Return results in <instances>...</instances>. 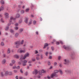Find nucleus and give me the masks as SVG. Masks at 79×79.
Returning <instances> with one entry per match:
<instances>
[{"label":"nucleus","instance_id":"obj_1","mask_svg":"<svg viewBox=\"0 0 79 79\" xmlns=\"http://www.w3.org/2000/svg\"><path fill=\"white\" fill-rule=\"evenodd\" d=\"M24 43V40H22L21 42L20 41H19L16 42L15 43V45H16V47L18 48V46L20 45H23Z\"/></svg>","mask_w":79,"mask_h":79},{"label":"nucleus","instance_id":"obj_2","mask_svg":"<svg viewBox=\"0 0 79 79\" xmlns=\"http://www.w3.org/2000/svg\"><path fill=\"white\" fill-rule=\"evenodd\" d=\"M29 56V54L27 53V54H26L23 57V58H22L23 57V55H22L21 56V57L20 59V60L21 61H21H23V60H25V59L26 57H28Z\"/></svg>","mask_w":79,"mask_h":79},{"label":"nucleus","instance_id":"obj_3","mask_svg":"<svg viewBox=\"0 0 79 79\" xmlns=\"http://www.w3.org/2000/svg\"><path fill=\"white\" fill-rule=\"evenodd\" d=\"M4 73H5V72L4 71L3 72H1V77H3L4 76H7L8 75V71H6L4 74H4Z\"/></svg>","mask_w":79,"mask_h":79},{"label":"nucleus","instance_id":"obj_4","mask_svg":"<svg viewBox=\"0 0 79 79\" xmlns=\"http://www.w3.org/2000/svg\"><path fill=\"white\" fill-rule=\"evenodd\" d=\"M59 72L58 70H55L54 71V73H52L51 76V77L52 78H53L55 76V77H57L58 75L56 74V73H58Z\"/></svg>","mask_w":79,"mask_h":79},{"label":"nucleus","instance_id":"obj_5","mask_svg":"<svg viewBox=\"0 0 79 79\" xmlns=\"http://www.w3.org/2000/svg\"><path fill=\"white\" fill-rule=\"evenodd\" d=\"M18 53H25V52H26V51H25V50H22L20 48L18 50Z\"/></svg>","mask_w":79,"mask_h":79},{"label":"nucleus","instance_id":"obj_6","mask_svg":"<svg viewBox=\"0 0 79 79\" xmlns=\"http://www.w3.org/2000/svg\"><path fill=\"white\" fill-rule=\"evenodd\" d=\"M4 15L5 16V17L6 18H6H9V14H8V13H5L4 14Z\"/></svg>","mask_w":79,"mask_h":79},{"label":"nucleus","instance_id":"obj_7","mask_svg":"<svg viewBox=\"0 0 79 79\" xmlns=\"http://www.w3.org/2000/svg\"><path fill=\"white\" fill-rule=\"evenodd\" d=\"M23 64H22L23 66H26V63H27V61L26 60H24L23 61Z\"/></svg>","mask_w":79,"mask_h":79},{"label":"nucleus","instance_id":"obj_8","mask_svg":"<svg viewBox=\"0 0 79 79\" xmlns=\"http://www.w3.org/2000/svg\"><path fill=\"white\" fill-rule=\"evenodd\" d=\"M45 71L44 70H42L41 71H39V74H41V73H45Z\"/></svg>","mask_w":79,"mask_h":79},{"label":"nucleus","instance_id":"obj_9","mask_svg":"<svg viewBox=\"0 0 79 79\" xmlns=\"http://www.w3.org/2000/svg\"><path fill=\"white\" fill-rule=\"evenodd\" d=\"M12 20H15V19L13 18V16H11L10 17V22H11V21H12Z\"/></svg>","mask_w":79,"mask_h":79},{"label":"nucleus","instance_id":"obj_10","mask_svg":"<svg viewBox=\"0 0 79 79\" xmlns=\"http://www.w3.org/2000/svg\"><path fill=\"white\" fill-rule=\"evenodd\" d=\"M28 20H29V18H25V22L26 23V24H27L28 23Z\"/></svg>","mask_w":79,"mask_h":79},{"label":"nucleus","instance_id":"obj_11","mask_svg":"<svg viewBox=\"0 0 79 79\" xmlns=\"http://www.w3.org/2000/svg\"><path fill=\"white\" fill-rule=\"evenodd\" d=\"M37 73H38V72L37 70H36L33 72V74H37Z\"/></svg>","mask_w":79,"mask_h":79},{"label":"nucleus","instance_id":"obj_12","mask_svg":"<svg viewBox=\"0 0 79 79\" xmlns=\"http://www.w3.org/2000/svg\"><path fill=\"white\" fill-rule=\"evenodd\" d=\"M20 17V15L19 14H17L15 15V17L16 18H18Z\"/></svg>","mask_w":79,"mask_h":79},{"label":"nucleus","instance_id":"obj_13","mask_svg":"<svg viewBox=\"0 0 79 79\" xmlns=\"http://www.w3.org/2000/svg\"><path fill=\"white\" fill-rule=\"evenodd\" d=\"M32 20L30 19L28 24V25H30V24H32Z\"/></svg>","mask_w":79,"mask_h":79},{"label":"nucleus","instance_id":"obj_14","mask_svg":"<svg viewBox=\"0 0 79 79\" xmlns=\"http://www.w3.org/2000/svg\"><path fill=\"white\" fill-rule=\"evenodd\" d=\"M64 48L65 50H68L69 49V47L68 46L66 47L65 46H64Z\"/></svg>","mask_w":79,"mask_h":79},{"label":"nucleus","instance_id":"obj_15","mask_svg":"<svg viewBox=\"0 0 79 79\" xmlns=\"http://www.w3.org/2000/svg\"><path fill=\"white\" fill-rule=\"evenodd\" d=\"M64 61L65 62V63H64V64H66L68 63V60H66V59L64 60Z\"/></svg>","mask_w":79,"mask_h":79},{"label":"nucleus","instance_id":"obj_16","mask_svg":"<svg viewBox=\"0 0 79 79\" xmlns=\"http://www.w3.org/2000/svg\"><path fill=\"white\" fill-rule=\"evenodd\" d=\"M4 9V8H3V6H1L0 8V11H2Z\"/></svg>","mask_w":79,"mask_h":79},{"label":"nucleus","instance_id":"obj_17","mask_svg":"<svg viewBox=\"0 0 79 79\" xmlns=\"http://www.w3.org/2000/svg\"><path fill=\"white\" fill-rule=\"evenodd\" d=\"M48 45V44L47 43H46L45 44L44 46V48H46V47H47Z\"/></svg>","mask_w":79,"mask_h":79},{"label":"nucleus","instance_id":"obj_18","mask_svg":"<svg viewBox=\"0 0 79 79\" xmlns=\"http://www.w3.org/2000/svg\"><path fill=\"white\" fill-rule=\"evenodd\" d=\"M58 71L59 73H60V74H63V72L62 71V70L60 69L58 70Z\"/></svg>","mask_w":79,"mask_h":79},{"label":"nucleus","instance_id":"obj_19","mask_svg":"<svg viewBox=\"0 0 79 79\" xmlns=\"http://www.w3.org/2000/svg\"><path fill=\"white\" fill-rule=\"evenodd\" d=\"M14 57L16 58H19V56L17 55H14Z\"/></svg>","mask_w":79,"mask_h":79},{"label":"nucleus","instance_id":"obj_20","mask_svg":"<svg viewBox=\"0 0 79 79\" xmlns=\"http://www.w3.org/2000/svg\"><path fill=\"white\" fill-rule=\"evenodd\" d=\"M6 62V61L5 60H2V64H5V62Z\"/></svg>","mask_w":79,"mask_h":79},{"label":"nucleus","instance_id":"obj_21","mask_svg":"<svg viewBox=\"0 0 79 79\" xmlns=\"http://www.w3.org/2000/svg\"><path fill=\"white\" fill-rule=\"evenodd\" d=\"M18 35H19L18 33H16L15 35V36L16 37H17L18 36Z\"/></svg>","mask_w":79,"mask_h":79},{"label":"nucleus","instance_id":"obj_22","mask_svg":"<svg viewBox=\"0 0 79 79\" xmlns=\"http://www.w3.org/2000/svg\"><path fill=\"white\" fill-rule=\"evenodd\" d=\"M7 53H10V48L8 49Z\"/></svg>","mask_w":79,"mask_h":79},{"label":"nucleus","instance_id":"obj_23","mask_svg":"<svg viewBox=\"0 0 79 79\" xmlns=\"http://www.w3.org/2000/svg\"><path fill=\"white\" fill-rule=\"evenodd\" d=\"M36 21L35 20H34L33 21V24L35 25L36 24Z\"/></svg>","mask_w":79,"mask_h":79},{"label":"nucleus","instance_id":"obj_24","mask_svg":"<svg viewBox=\"0 0 79 79\" xmlns=\"http://www.w3.org/2000/svg\"><path fill=\"white\" fill-rule=\"evenodd\" d=\"M8 75H12V73L11 72H8Z\"/></svg>","mask_w":79,"mask_h":79},{"label":"nucleus","instance_id":"obj_25","mask_svg":"<svg viewBox=\"0 0 79 79\" xmlns=\"http://www.w3.org/2000/svg\"><path fill=\"white\" fill-rule=\"evenodd\" d=\"M9 28V27H6L5 29V31H8V30Z\"/></svg>","mask_w":79,"mask_h":79},{"label":"nucleus","instance_id":"obj_26","mask_svg":"<svg viewBox=\"0 0 79 79\" xmlns=\"http://www.w3.org/2000/svg\"><path fill=\"white\" fill-rule=\"evenodd\" d=\"M12 63L14 64L15 63V61L14 60H13L12 61Z\"/></svg>","mask_w":79,"mask_h":79},{"label":"nucleus","instance_id":"obj_27","mask_svg":"<svg viewBox=\"0 0 79 79\" xmlns=\"http://www.w3.org/2000/svg\"><path fill=\"white\" fill-rule=\"evenodd\" d=\"M1 4H4V1L3 0H2L1 1Z\"/></svg>","mask_w":79,"mask_h":79},{"label":"nucleus","instance_id":"obj_28","mask_svg":"<svg viewBox=\"0 0 79 79\" xmlns=\"http://www.w3.org/2000/svg\"><path fill=\"white\" fill-rule=\"evenodd\" d=\"M20 12L22 14H23V13H24V11L23 10H21Z\"/></svg>","mask_w":79,"mask_h":79},{"label":"nucleus","instance_id":"obj_29","mask_svg":"<svg viewBox=\"0 0 79 79\" xmlns=\"http://www.w3.org/2000/svg\"><path fill=\"white\" fill-rule=\"evenodd\" d=\"M13 63H10V64H9V66H13Z\"/></svg>","mask_w":79,"mask_h":79},{"label":"nucleus","instance_id":"obj_30","mask_svg":"<svg viewBox=\"0 0 79 79\" xmlns=\"http://www.w3.org/2000/svg\"><path fill=\"white\" fill-rule=\"evenodd\" d=\"M1 45H2V46H3V45H4V43H3V42H1Z\"/></svg>","mask_w":79,"mask_h":79},{"label":"nucleus","instance_id":"obj_31","mask_svg":"<svg viewBox=\"0 0 79 79\" xmlns=\"http://www.w3.org/2000/svg\"><path fill=\"white\" fill-rule=\"evenodd\" d=\"M16 68L17 69H20V67L19 66H18L17 67H16Z\"/></svg>","mask_w":79,"mask_h":79},{"label":"nucleus","instance_id":"obj_32","mask_svg":"<svg viewBox=\"0 0 79 79\" xmlns=\"http://www.w3.org/2000/svg\"><path fill=\"white\" fill-rule=\"evenodd\" d=\"M29 9H27L26 10V12H28V11H29Z\"/></svg>","mask_w":79,"mask_h":79},{"label":"nucleus","instance_id":"obj_33","mask_svg":"<svg viewBox=\"0 0 79 79\" xmlns=\"http://www.w3.org/2000/svg\"><path fill=\"white\" fill-rule=\"evenodd\" d=\"M16 68V66H13V69H15Z\"/></svg>","mask_w":79,"mask_h":79},{"label":"nucleus","instance_id":"obj_34","mask_svg":"<svg viewBox=\"0 0 79 79\" xmlns=\"http://www.w3.org/2000/svg\"><path fill=\"white\" fill-rule=\"evenodd\" d=\"M14 72L15 73H17V70H14Z\"/></svg>","mask_w":79,"mask_h":79},{"label":"nucleus","instance_id":"obj_35","mask_svg":"<svg viewBox=\"0 0 79 79\" xmlns=\"http://www.w3.org/2000/svg\"><path fill=\"white\" fill-rule=\"evenodd\" d=\"M20 72L21 73H23V70H22V69H21L20 70Z\"/></svg>","mask_w":79,"mask_h":79},{"label":"nucleus","instance_id":"obj_36","mask_svg":"<svg viewBox=\"0 0 79 79\" xmlns=\"http://www.w3.org/2000/svg\"><path fill=\"white\" fill-rule=\"evenodd\" d=\"M15 30H18V27H15Z\"/></svg>","mask_w":79,"mask_h":79},{"label":"nucleus","instance_id":"obj_37","mask_svg":"<svg viewBox=\"0 0 79 79\" xmlns=\"http://www.w3.org/2000/svg\"><path fill=\"white\" fill-rule=\"evenodd\" d=\"M28 74V73H27V72H26L25 74V76H27Z\"/></svg>","mask_w":79,"mask_h":79},{"label":"nucleus","instance_id":"obj_38","mask_svg":"<svg viewBox=\"0 0 79 79\" xmlns=\"http://www.w3.org/2000/svg\"><path fill=\"white\" fill-rule=\"evenodd\" d=\"M10 32H11V33H12V32H14V31H13V30L11 29L10 30Z\"/></svg>","mask_w":79,"mask_h":79},{"label":"nucleus","instance_id":"obj_39","mask_svg":"<svg viewBox=\"0 0 79 79\" xmlns=\"http://www.w3.org/2000/svg\"><path fill=\"white\" fill-rule=\"evenodd\" d=\"M57 64V63L56 62H54V66H56Z\"/></svg>","mask_w":79,"mask_h":79},{"label":"nucleus","instance_id":"obj_40","mask_svg":"<svg viewBox=\"0 0 79 79\" xmlns=\"http://www.w3.org/2000/svg\"><path fill=\"white\" fill-rule=\"evenodd\" d=\"M56 45H59L60 44V43L59 42H56Z\"/></svg>","mask_w":79,"mask_h":79},{"label":"nucleus","instance_id":"obj_41","mask_svg":"<svg viewBox=\"0 0 79 79\" xmlns=\"http://www.w3.org/2000/svg\"><path fill=\"white\" fill-rule=\"evenodd\" d=\"M51 49H52V51H53L54 50V47H52Z\"/></svg>","mask_w":79,"mask_h":79},{"label":"nucleus","instance_id":"obj_42","mask_svg":"<svg viewBox=\"0 0 79 79\" xmlns=\"http://www.w3.org/2000/svg\"><path fill=\"white\" fill-rule=\"evenodd\" d=\"M45 55H46V56H47L48 55V52H46L45 53Z\"/></svg>","mask_w":79,"mask_h":79},{"label":"nucleus","instance_id":"obj_43","mask_svg":"<svg viewBox=\"0 0 79 79\" xmlns=\"http://www.w3.org/2000/svg\"><path fill=\"white\" fill-rule=\"evenodd\" d=\"M20 32H23V29H20Z\"/></svg>","mask_w":79,"mask_h":79},{"label":"nucleus","instance_id":"obj_44","mask_svg":"<svg viewBox=\"0 0 79 79\" xmlns=\"http://www.w3.org/2000/svg\"><path fill=\"white\" fill-rule=\"evenodd\" d=\"M52 56H50L49 57V59H52Z\"/></svg>","mask_w":79,"mask_h":79},{"label":"nucleus","instance_id":"obj_45","mask_svg":"<svg viewBox=\"0 0 79 79\" xmlns=\"http://www.w3.org/2000/svg\"><path fill=\"white\" fill-rule=\"evenodd\" d=\"M60 44H63V42L61 41H60Z\"/></svg>","mask_w":79,"mask_h":79},{"label":"nucleus","instance_id":"obj_46","mask_svg":"<svg viewBox=\"0 0 79 79\" xmlns=\"http://www.w3.org/2000/svg\"><path fill=\"white\" fill-rule=\"evenodd\" d=\"M32 61H34L35 60V59H32Z\"/></svg>","mask_w":79,"mask_h":79},{"label":"nucleus","instance_id":"obj_47","mask_svg":"<svg viewBox=\"0 0 79 79\" xmlns=\"http://www.w3.org/2000/svg\"><path fill=\"white\" fill-rule=\"evenodd\" d=\"M61 59V56H59L58 57V60H60Z\"/></svg>","mask_w":79,"mask_h":79},{"label":"nucleus","instance_id":"obj_48","mask_svg":"<svg viewBox=\"0 0 79 79\" xmlns=\"http://www.w3.org/2000/svg\"><path fill=\"white\" fill-rule=\"evenodd\" d=\"M35 54H36V53H38V51H35Z\"/></svg>","mask_w":79,"mask_h":79},{"label":"nucleus","instance_id":"obj_49","mask_svg":"<svg viewBox=\"0 0 79 79\" xmlns=\"http://www.w3.org/2000/svg\"><path fill=\"white\" fill-rule=\"evenodd\" d=\"M1 22H2V23H4V21H3V19H1Z\"/></svg>","mask_w":79,"mask_h":79},{"label":"nucleus","instance_id":"obj_50","mask_svg":"<svg viewBox=\"0 0 79 79\" xmlns=\"http://www.w3.org/2000/svg\"><path fill=\"white\" fill-rule=\"evenodd\" d=\"M52 68H53V67H52V66H51L50 67L49 69H52Z\"/></svg>","mask_w":79,"mask_h":79},{"label":"nucleus","instance_id":"obj_51","mask_svg":"<svg viewBox=\"0 0 79 79\" xmlns=\"http://www.w3.org/2000/svg\"><path fill=\"white\" fill-rule=\"evenodd\" d=\"M36 60H39V57H36Z\"/></svg>","mask_w":79,"mask_h":79},{"label":"nucleus","instance_id":"obj_52","mask_svg":"<svg viewBox=\"0 0 79 79\" xmlns=\"http://www.w3.org/2000/svg\"><path fill=\"white\" fill-rule=\"evenodd\" d=\"M15 26H18V23H16L15 24Z\"/></svg>","mask_w":79,"mask_h":79},{"label":"nucleus","instance_id":"obj_53","mask_svg":"<svg viewBox=\"0 0 79 79\" xmlns=\"http://www.w3.org/2000/svg\"><path fill=\"white\" fill-rule=\"evenodd\" d=\"M36 34H37V35H38V34H39V32H38V31H36Z\"/></svg>","mask_w":79,"mask_h":79},{"label":"nucleus","instance_id":"obj_54","mask_svg":"<svg viewBox=\"0 0 79 79\" xmlns=\"http://www.w3.org/2000/svg\"><path fill=\"white\" fill-rule=\"evenodd\" d=\"M32 63V61H30L28 62V63Z\"/></svg>","mask_w":79,"mask_h":79},{"label":"nucleus","instance_id":"obj_55","mask_svg":"<svg viewBox=\"0 0 79 79\" xmlns=\"http://www.w3.org/2000/svg\"><path fill=\"white\" fill-rule=\"evenodd\" d=\"M48 65H50V62H48Z\"/></svg>","mask_w":79,"mask_h":79},{"label":"nucleus","instance_id":"obj_56","mask_svg":"<svg viewBox=\"0 0 79 79\" xmlns=\"http://www.w3.org/2000/svg\"><path fill=\"white\" fill-rule=\"evenodd\" d=\"M47 78L48 79H50V77H47Z\"/></svg>","mask_w":79,"mask_h":79},{"label":"nucleus","instance_id":"obj_57","mask_svg":"<svg viewBox=\"0 0 79 79\" xmlns=\"http://www.w3.org/2000/svg\"><path fill=\"white\" fill-rule=\"evenodd\" d=\"M43 56H42V55H41L40 57L41 58H43Z\"/></svg>","mask_w":79,"mask_h":79},{"label":"nucleus","instance_id":"obj_58","mask_svg":"<svg viewBox=\"0 0 79 79\" xmlns=\"http://www.w3.org/2000/svg\"><path fill=\"white\" fill-rule=\"evenodd\" d=\"M40 21H42V18H40Z\"/></svg>","mask_w":79,"mask_h":79},{"label":"nucleus","instance_id":"obj_59","mask_svg":"<svg viewBox=\"0 0 79 79\" xmlns=\"http://www.w3.org/2000/svg\"><path fill=\"white\" fill-rule=\"evenodd\" d=\"M19 23H22V20H21V21H19Z\"/></svg>","mask_w":79,"mask_h":79},{"label":"nucleus","instance_id":"obj_60","mask_svg":"<svg viewBox=\"0 0 79 79\" xmlns=\"http://www.w3.org/2000/svg\"><path fill=\"white\" fill-rule=\"evenodd\" d=\"M31 16L32 18H33L34 17V15H31Z\"/></svg>","mask_w":79,"mask_h":79},{"label":"nucleus","instance_id":"obj_61","mask_svg":"<svg viewBox=\"0 0 79 79\" xmlns=\"http://www.w3.org/2000/svg\"><path fill=\"white\" fill-rule=\"evenodd\" d=\"M18 7L19 8H21V6H20V5H19L18 6Z\"/></svg>","mask_w":79,"mask_h":79},{"label":"nucleus","instance_id":"obj_62","mask_svg":"<svg viewBox=\"0 0 79 79\" xmlns=\"http://www.w3.org/2000/svg\"><path fill=\"white\" fill-rule=\"evenodd\" d=\"M38 78H40V77L39 76H38Z\"/></svg>","mask_w":79,"mask_h":79},{"label":"nucleus","instance_id":"obj_63","mask_svg":"<svg viewBox=\"0 0 79 79\" xmlns=\"http://www.w3.org/2000/svg\"><path fill=\"white\" fill-rule=\"evenodd\" d=\"M15 78L16 79H18V76H16V77H15Z\"/></svg>","mask_w":79,"mask_h":79},{"label":"nucleus","instance_id":"obj_64","mask_svg":"<svg viewBox=\"0 0 79 79\" xmlns=\"http://www.w3.org/2000/svg\"><path fill=\"white\" fill-rule=\"evenodd\" d=\"M5 56H6L5 54H4L3 55V57H5Z\"/></svg>","mask_w":79,"mask_h":79}]
</instances>
